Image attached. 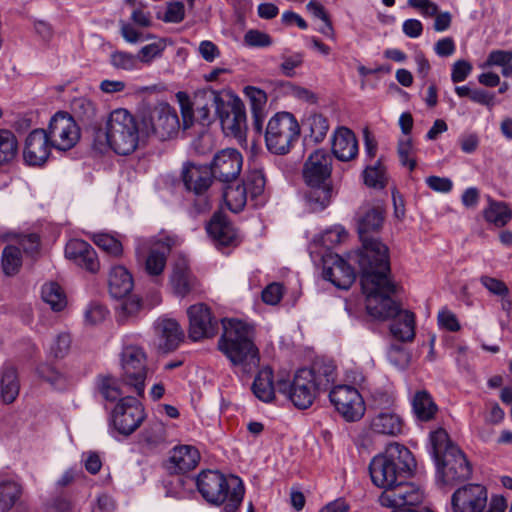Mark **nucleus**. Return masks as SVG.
<instances>
[{"mask_svg": "<svg viewBox=\"0 0 512 512\" xmlns=\"http://www.w3.org/2000/svg\"><path fill=\"white\" fill-rule=\"evenodd\" d=\"M355 222L362 248L350 253L349 260L359 265L367 313L378 320L393 318L400 313L391 297L398 286L390 278L388 247L378 238L385 222L384 206L380 202L363 203Z\"/></svg>", "mask_w": 512, "mask_h": 512, "instance_id": "nucleus-1", "label": "nucleus"}, {"mask_svg": "<svg viewBox=\"0 0 512 512\" xmlns=\"http://www.w3.org/2000/svg\"><path fill=\"white\" fill-rule=\"evenodd\" d=\"M218 349L231 365L243 374H251L260 363L259 349L253 341V328L238 319H223Z\"/></svg>", "mask_w": 512, "mask_h": 512, "instance_id": "nucleus-2", "label": "nucleus"}, {"mask_svg": "<svg viewBox=\"0 0 512 512\" xmlns=\"http://www.w3.org/2000/svg\"><path fill=\"white\" fill-rule=\"evenodd\" d=\"M431 452L437 468L438 479L445 485L466 481L472 474V467L463 451L439 428L430 433Z\"/></svg>", "mask_w": 512, "mask_h": 512, "instance_id": "nucleus-3", "label": "nucleus"}, {"mask_svg": "<svg viewBox=\"0 0 512 512\" xmlns=\"http://www.w3.org/2000/svg\"><path fill=\"white\" fill-rule=\"evenodd\" d=\"M331 172L332 158L326 151L316 150L307 158L303 167V178L308 186L304 198L309 211L320 212L330 204Z\"/></svg>", "mask_w": 512, "mask_h": 512, "instance_id": "nucleus-4", "label": "nucleus"}, {"mask_svg": "<svg viewBox=\"0 0 512 512\" xmlns=\"http://www.w3.org/2000/svg\"><path fill=\"white\" fill-rule=\"evenodd\" d=\"M414 467L415 460L410 450L394 442L383 453L373 457L369 472L373 484L387 490L410 475Z\"/></svg>", "mask_w": 512, "mask_h": 512, "instance_id": "nucleus-5", "label": "nucleus"}, {"mask_svg": "<svg viewBox=\"0 0 512 512\" xmlns=\"http://www.w3.org/2000/svg\"><path fill=\"white\" fill-rule=\"evenodd\" d=\"M196 486L201 496L210 504H225V512H235L242 503L244 485L234 475L226 477L218 470H203L196 477Z\"/></svg>", "mask_w": 512, "mask_h": 512, "instance_id": "nucleus-6", "label": "nucleus"}, {"mask_svg": "<svg viewBox=\"0 0 512 512\" xmlns=\"http://www.w3.org/2000/svg\"><path fill=\"white\" fill-rule=\"evenodd\" d=\"M105 130L109 147L119 155L133 153L143 135L137 119L124 108L115 109L109 114Z\"/></svg>", "mask_w": 512, "mask_h": 512, "instance_id": "nucleus-7", "label": "nucleus"}, {"mask_svg": "<svg viewBox=\"0 0 512 512\" xmlns=\"http://www.w3.org/2000/svg\"><path fill=\"white\" fill-rule=\"evenodd\" d=\"M267 149L276 155H285L300 136V126L289 112H278L270 118L265 129Z\"/></svg>", "mask_w": 512, "mask_h": 512, "instance_id": "nucleus-8", "label": "nucleus"}, {"mask_svg": "<svg viewBox=\"0 0 512 512\" xmlns=\"http://www.w3.org/2000/svg\"><path fill=\"white\" fill-rule=\"evenodd\" d=\"M488 494L480 484H468L457 489L452 497L453 512H504L507 503L503 496H492L488 508Z\"/></svg>", "mask_w": 512, "mask_h": 512, "instance_id": "nucleus-9", "label": "nucleus"}, {"mask_svg": "<svg viewBox=\"0 0 512 512\" xmlns=\"http://www.w3.org/2000/svg\"><path fill=\"white\" fill-rule=\"evenodd\" d=\"M178 239L174 236L164 238L138 237L136 239L135 254L137 261L144 264L145 271L151 276L160 275L166 266L167 256L172 247L177 245Z\"/></svg>", "mask_w": 512, "mask_h": 512, "instance_id": "nucleus-10", "label": "nucleus"}, {"mask_svg": "<svg viewBox=\"0 0 512 512\" xmlns=\"http://www.w3.org/2000/svg\"><path fill=\"white\" fill-rule=\"evenodd\" d=\"M120 366L122 384L143 397L147 378L146 354L143 349L136 345L124 346L120 353Z\"/></svg>", "mask_w": 512, "mask_h": 512, "instance_id": "nucleus-11", "label": "nucleus"}, {"mask_svg": "<svg viewBox=\"0 0 512 512\" xmlns=\"http://www.w3.org/2000/svg\"><path fill=\"white\" fill-rule=\"evenodd\" d=\"M143 136L154 135L160 141L177 136L180 120L176 110L168 103H158L142 117Z\"/></svg>", "mask_w": 512, "mask_h": 512, "instance_id": "nucleus-12", "label": "nucleus"}, {"mask_svg": "<svg viewBox=\"0 0 512 512\" xmlns=\"http://www.w3.org/2000/svg\"><path fill=\"white\" fill-rule=\"evenodd\" d=\"M146 418L142 404L135 397H121L111 413L114 429L121 435L134 433Z\"/></svg>", "mask_w": 512, "mask_h": 512, "instance_id": "nucleus-13", "label": "nucleus"}, {"mask_svg": "<svg viewBox=\"0 0 512 512\" xmlns=\"http://www.w3.org/2000/svg\"><path fill=\"white\" fill-rule=\"evenodd\" d=\"M424 499L423 490L412 482H405L400 479L396 484L387 490H383L379 502L383 507L393 508L394 512H404L408 509H415Z\"/></svg>", "mask_w": 512, "mask_h": 512, "instance_id": "nucleus-14", "label": "nucleus"}, {"mask_svg": "<svg viewBox=\"0 0 512 512\" xmlns=\"http://www.w3.org/2000/svg\"><path fill=\"white\" fill-rule=\"evenodd\" d=\"M276 387L280 393L287 395L298 409L309 408L319 393L306 369H299L292 382L278 381Z\"/></svg>", "mask_w": 512, "mask_h": 512, "instance_id": "nucleus-15", "label": "nucleus"}, {"mask_svg": "<svg viewBox=\"0 0 512 512\" xmlns=\"http://www.w3.org/2000/svg\"><path fill=\"white\" fill-rule=\"evenodd\" d=\"M217 117L226 135L235 138L244 136L247 128L246 111L243 101L238 96L229 94L227 100L223 99L217 108Z\"/></svg>", "mask_w": 512, "mask_h": 512, "instance_id": "nucleus-16", "label": "nucleus"}, {"mask_svg": "<svg viewBox=\"0 0 512 512\" xmlns=\"http://www.w3.org/2000/svg\"><path fill=\"white\" fill-rule=\"evenodd\" d=\"M329 398L336 410L348 422L360 420L365 413V403L359 391L350 385L334 387Z\"/></svg>", "mask_w": 512, "mask_h": 512, "instance_id": "nucleus-17", "label": "nucleus"}, {"mask_svg": "<svg viewBox=\"0 0 512 512\" xmlns=\"http://www.w3.org/2000/svg\"><path fill=\"white\" fill-rule=\"evenodd\" d=\"M47 134L54 148L61 151L73 148L80 138L74 118L66 112H57L51 118Z\"/></svg>", "mask_w": 512, "mask_h": 512, "instance_id": "nucleus-18", "label": "nucleus"}, {"mask_svg": "<svg viewBox=\"0 0 512 512\" xmlns=\"http://www.w3.org/2000/svg\"><path fill=\"white\" fill-rule=\"evenodd\" d=\"M243 156L234 148H225L218 151L209 164L213 178L222 182L235 181L242 170Z\"/></svg>", "mask_w": 512, "mask_h": 512, "instance_id": "nucleus-19", "label": "nucleus"}, {"mask_svg": "<svg viewBox=\"0 0 512 512\" xmlns=\"http://www.w3.org/2000/svg\"><path fill=\"white\" fill-rule=\"evenodd\" d=\"M189 337L193 341L214 337L219 329L218 320L212 316L208 306L203 303L188 308Z\"/></svg>", "mask_w": 512, "mask_h": 512, "instance_id": "nucleus-20", "label": "nucleus"}, {"mask_svg": "<svg viewBox=\"0 0 512 512\" xmlns=\"http://www.w3.org/2000/svg\"><path fill=\"white\" fill-rule=\"evenodd\" d=\"M54 148L44 129L32 130L25 139L23 159L29 166H41L48 160L51 149Z\"/></svg>", "mask_w": 512, "mask_h": 512, "instance_id": "nucleus-21", "label": "nucleus"}, {"mask_svg": "<svg viewBox=\"0 0 512 512\" xmlns=\"http://www.w3.org/2000/svg\"><path fill=\"white\" fill-rule=\"evenodd\" d=\"M323 277L335 287L347 290L356 279L354 269L338 254L323 256Z\"/></svg>", "mask_w": 512, "mask_h": 512, "instance_id": "nucleus-22", "label": "nucleus"}, {"mask_svg": "<svg viewBox=\"0 0 512 512\" xmlns=\"http://www.w3.org/2000/svg\"><path fill=\"white\" fill-rule=\"evenodd\" d=\"M209 165L186 163L182 169V180L187 190L202 195L213 182Z\"/></svg>", "mask_w": 512, "mask_h": 512, "instance_id": "nucleus-23", "label": "nucleus"}, {"mask_svg": "<svg viewBox=\"0 0 512 512\" xmlns=\"http://www.w3.org/2000/svg\"><path fill=\"white\" fill-rule=\"evenodd\" d=\"M65 256L92 273L97 272L100 267L95 250L84 240H70L65 246Z\"/></svg>", "mask_w": 512, "mask_h": 512, "instance_id": "nucleus-24", "label": "nucleus"}, {"mask_svg": "<svg viewBox=\"0 0 512 512\" xmlns=\"http://www.w3.org/2000/svg\"><path fill=\"white\" fill-rule=\"evenodd\" d=\"M200 461L199 451L191 445H180L174 447L166 468L170 473H185L194 469Z\"/></svg>", "mask_w": 512, "mask_h": 512, "instance_id": "nucleus-25", "label": "nucleus"}, {"mask_svg": "<svg viewBox=\"0 0 512 512\" xmlns=\"http://www.w3.org/2000/svg\"><path fill=\"white\" fill-rule=\"evenodd\" d=\"M332 152L340 161H350L358 154L355 134L346 127H339L332 137Z\"/></svg>", "mask_w": 512, "mask_h": 512, "instance_id": "nucleus-26", "label": "nucleus"}, {"mask_svg": "<svg viewBox=\"0 0 512 512\" xmlns=\"http://www.w3.org/2000/svg\"><path fill=\"white\" fill-rule=\"evenodd\" d=\"M207 232L218 247L235 246L238 243L235 228L220 214L212 217L207 225Z\"/></svg>", "mask_w": 512, "mask_h": 512, "instance_id": "nucleus-27", "label": "nucleus"}, {"mask_svg": "<svg viewBox=\"0 0 512 512\" xmlns=\"http://www.w3.org/2000/svg\"><path fill=\"white\" fill-rule=\"evenodd\" d=\"M155 329L161 339L160 347L166 352L175 350L184 338L180 325L174 319H158Z\"/></svg>", "mask_w": 512, "mask_h": 512, "instance_id": "nucleus-28", "label": "nucleus"}, {"mask_svg": "<svg viewBox=\"0 0 512 512\" xmlns=\"http://www.w3.org/2000/svg\"><path fill=\"white\" fill-rule=\"evenodd\" d=\"M220 102H223L221 94L212 89L202 90L196 93L194 105L196 107L197 121L202 125H209L212 121L211 109H215L217 114V108L220 106Z\"/></svg>", "mask_w": 512, "mask_h": 512, "instance_id": "nucleus-29", "label": "nucleus"}, {"mask_svg": "<svg viewBox=\"0 0 512 512\" xmlns=\"http://www.w3.org/2000/svg\"><path fill=\"white\" fill-rule=\"evenodd\" d=\"M402 418L392 410H383L375 414L370 428L376 434L398 436L403 432Z\"/></svg>", "mask_w": 512, "mask_h": 512, "instance_id": "nucleus-30", "label": "nucleus"}, {"mask_svg": "<svg viewBox=\"0 0 512 512\" xmlns=\"http://www.w3.org/2000/svg\"><path fill=\"white\" fill-rule=\"evenodd\" d=\"M20 392V381L17 369L11 363L0 368V398L5 404H12Z\"/></svg>", "mask_w": 512, "mask_h": 512, "instance_id": "nucleus-31", "label": "nucleus"}, {"mask_svg": "<svg viewBox=\"0 0 512 512\" xmlns=\"http://www.w3.org/2000/svg\"><path fill=\"white\" fill-rule=\"evenodd\" d=\"M244 94L249 99L252 113V127L259 135L263 132L265 118V107L267 104V95L265 91L254 86L244 88Z\"/></svg>", "mask_w": 512, "mask_h": 512, "instance_id": "nucleus-32", "label": "nucleus"}, {"mask_svg": "<svg viewBox=\"0 0 512 512\" xmlns=\"http://www.w3.org/2000/svg\"><path fill=\"white\" fill-rule=\"evenodd\" d=\"M318 392L326 391L336 379V367L332 361L315 360L310 368H305Z\"/></svg>", "mask_w": 512, "mask_h": 512, "instance_id": "nucleus-33", "label": "nucleus"}, {"mask_svg": "<svg viewBox=\"0 0 512 512\" xmlns=\"http://www.w3.org/2000/svg\"><path fill=\"white\" fill-rule=\"evenodd\" d=\"M251 390L255 397L262 402L270 403L275 399L274 374L269 366L263 367L258 371Z\"/></svg>", "mask_w": 512, "mask_h": 512, "instance_id": "nucleus-34", "label": "nucleus"}, {"mask_svg": "<svg viewBox=\"0 0 512 512\" xmlns=\"http://www.w3.org/2000/svg\"><path fill=\"white\" fill-rule=\"evenodd\" d=\"M132 275L123 266L112 267L108 277L109 292L114 298H124L133 289Z\"/></svg>", "mask_w": 512, "mask_h": 512, "instance_id": "nucleus-35", "label": "nucleus"}, {"mask_svg": "<svg viewBox=\"0 0 512 512\" xmlns=\"http://www.w3.org/2000/svg\"><path fill=\"white\" fill-rule=\"evenodd\" d=\"M170 283L174 293L181 297L186 296L192 290L194 278L185 259L181 258L175 262Z\"/></svg>", "mask_w": 512, "mask_h": 512, "instance_id": "nucleus-36", "label": "nucleus"}, {"mask_svg": "<svg viewBox=\"0 0 512 512\" xmlns=\"http://www.w3.org/2000/svg\"><path fill=\"white\" fill-rule=\"evenodd\" d=\"M412 407L417 419L424 422L433 419L438 410L431 395L425 390L416 392Z\"/></svg>", "mask_w": 512, "mask_h": 512, "instance_id": "nucleus-37", "label": "nucleus"}, {"mask_svg": "<svg viewBox=\"0 0 512 512\" xmlns=\"http://www.w3.org/2000/svg\"><path fill=\"white\" fill-rule=\"evenodd\" d=\"M390 331L394 337L403 342L412 341L415 336L414 314L409 311L400 313L399 318L391 324Z\"/></svg>", "mask_w": 512, "mask_h": 512, "instance_id": "nucleus-38", "label": "nucleus"}, {"mask_svg": "<svg viewBox=\"0 0 512 512\" xmlns=\"http://www.w3.org/2000/svg\"><path fill=\"white\" fill-rule=\"evenodd\" d=\"M22 487L19 483L5 478L0 479V511H9L19 500Z\"/></svg>", "mask_w": 512, "mask_h": 512, "instance_id": "nucleus-39", "label": "nucleus"}, {"mask_svg": "<svg viewBox=\"0 0 512 512\" xmlns=\"http://www.w3.org/2000/svg\"><path fill=\"white\" fill-rule=\"evenodd\" d=\"M483 215L487 222L494 224L496 227H503L512 219V210L506 203L490 199Z\"/></svg>", "mask_w": 512, "mask_h": 512, "instance_id": "nucleus-40", "label": "nucleus"}, {"mask_svg": "<svg viewBox=\"0 0 512 512\" xmlns=\"http://www.w3.org/2000/svg\"><path fill=\"white\" fill-rule=\"evenodd\" d=\"M18 154V141L8 129H0V166L12 162Z\"/></svg>", "mask_w": 512, "mask_h": 512, "instance_id": "nucleus-41", "label": "nucleus"}, {"mask_svg": "<svg viewBox=\"0 0 512 512\" xmlns=\"http://www.w3.org/2000/svg\"><path fill=\"white\" fill-rule=\"evenodd\" d=\"M39 376L56 390H65L72 384V379L55 367L43 364L38 367Z\"/></svg>", "mask_w": 512, "mask_h": 512, "instance_id": "nucleus-42", "label": "nucleus"}, {"mask_svg": "<svg viewBox=\"0 0 512 512\" xmlns=\"http://www.w3.org/2000/svg\"><path fill=\"white\" fill-rule=\"evenodd\" d=\"M41 294L43 301L46 302L52 310L61 311L66 307V295L58 283H46L42 287Z\"/></svg>", "mask_w": 512, "mask_h": 512, "instance_id": "nucleus-43", "label": "nucleus"}, {"mask_svg": "<svg viewBox=\"0 0 512 512\" xmlns=\"http://www.w3.org/2000/svg\"><path fill=\"white\" fill-rule=\"evenodd\" d=\"M71 111L84 125H90L96 117L95 104L86 97H78L71 102Z\"/></svg>", "mask_w": 512, "mask_h": 512, "instance_id": "nucleus-44", "label": "nucleus"}, {"mask_svg": "<svg viewBox=\"0 0 512 512\" xmlns=\"http://www.w3.org/2000/svg\"><path fill=\"white\" fill-rule=\"evenodd\" d=\"M223 195L228 208L234 213L240 212L244 208L249 196L242 184L235 187L227 186Z\"/></svg>", "mask_w": 512, "mask_h": 512, "instance_id": "nucleus-45", "label": "nucleus"}, {"mask_svg": "<svg viewBox=\"0 0 512 512\" xmlns=\"http://www.w3.org/2000/svg\"><path fill=\"white\" fill-rule=\"evenodd\" d=\"M265 184L266 179L263 170L253 169L247 174L242 185L245 187L250 198L255 200L263 194Z\"/></svg>", "mask_w": 512, "mask_h": 512, "instance_id": "nucleus-46", "label": "nucleus"}, {"mask_svg": "<svg viewBox=\"0 0 512 512\" xmlns=\"http://www.w3.org/2000/svg\"><path fill=\"white\" fill-rule=\"evenodd\" d=\"M364 183L368 187L382 189L387 184L385 167L378 160L374 165L367 166L363 172Z\"/></svg>", "mask_w": 512, "mask_h": 512, "instance_id": "nucleus-47", "label": "nucleus"}, {"mask_svg": "<svg viewBox=\"0 0 512 512\" xmlns=\"http://www.w3.org/2000/svg\"><path fill=\"white\" fill-rule=\"evenodd\" d=\"M21 264L20 248L13 245L6 246L2 252L3 272L8 276L15 275L19 271Z\"/></svg>", "mask_w": 512, "mask_h": 512, "instance_id": "nucleus-48", "label": "nucleus"}, {"mask_svg": "<svg viewBox=\"0 0 512 512\" xmlns=\"http://www.w3.org/2000/svg\"><path fill=\"white\" fill-rule=\"evenodd\" d=\"M310 129V138L315 143H320L326 137L329 130L328 120L322 114H312L307 118Z\"/></svg>", "mask_w": 512, "mask_h": 512, "instance_id": "nucleus-49", "label": "nucleus"}, {"mask_svg": "<svg viewBox=\"0 0 512 512\" xmlns=\"http://www.w3.org/2000/svg\"><path fill=\"white\" fill-rule=\"evenodd\" d=\"M121 301L117 306V320L119 323L127 322L131 317H134L141 308V302L138 297H124L120 298Z\"/></svg>", "mask_w": 512, "mask_h": 512, "instance_id": "nucleus-50", "label": "nucleus"}, {"mask_svg": "<svg viewBox=\"0 0 512 512\" xmlns=\"http://www.w3.org/2000/svg\"><path fill=\"white\" fill-rule=\"evenodd\" d=\"M97 388L101 396L107 401H116L122 395L116 379L112 376H99Z\"/></svg>", "mask_w": 512, "mask_h": 512, "instance_id": "nucleus-51", "label": "nucleus"}, {"mask_svg": "<svg viewBox=\"0 0 512 512\" xmlns=\"http://www.w3.org/2000/svg\"><path fill=\"white\" fill-rule=\"evenodd\" d=\"M166 438V429L162 422L156 421L141 433V439L150 447H156L163 443Z\"/></svg>", "mask_w": 512, "mask_h": 512, "instance_id": "nucleus-52", "label": "nucleus"}, {"mask_svg": "<svg viewBox=\"0 0 512 512\" xmlns=\"http://www.w3.org/2000/svg\"><path fill=\"white\" fill-rule=\"evenodd\" d=\"M156 17L165 23H180L185 18L184 4L180 1L168 2L166 10L158 12Z\"/></svg>", "mask_w": 512, "mask_h": 512, "instance_id": "nucleus-53", "label": "nucleus"}, {"mask_svg": "<svg viewBox=\"0 0 512 512\" xmlns=\"http://www.w3.org/2000/svg\"><path fill=\"white\" fill-rule=\"evenodd\" d=\"M94 243L113 256H119L122 254V244L119 240L106 233H98L93 237Z\"/></svg>", "mask_w": 512, "mask_h": 512, "instance_id": "nucleus-54", "label": "nucleus"}, {"mask_svg": "<svg viewBox=\"0 0 512 512\" xmlns=\"http://www.w3.org/2000/svg\"><path fill=\"white\" fill-rule=\"evenodd\" d=\"M138 63V57L126 51H115L110 55V64L121 70H133Z\"/></svg>", "mask_w": 512, "mask_h": 512, "instance_id": "nucleus-55", "label": "nucleus"}, {"mask_svg": "<svg viewBox=\"0 0 512 512\" xmlns=\"http://www.w3.org/2000/svg\"><path fill=\"white\" fill-rule=\"evenodd\" d=\"M413 150V143L410 137L399 140L397 152L400 162L403 166H407L410 171L416 167V160L411 157Z\"/></svg>", "mask_w": 512, "mask_h": 512, "instance_id": "nucleus-56", "label": "nucleus"}, {"mask_svg": "<svg viewBox=\"0 0 512 512\" xmlns=\"http://www.w3.org/2000/svg\"><path fill=\"white\" fill-rule=\"evenodd\" d=\"M71 346V337L68 333H60L56 336L50 346V355L56 359L64 358Z\"/></svg>", "mask_w": 512, "mask_h": 512, "instance_id": "nucleus-57", "label": "nucleus"}, {"mask_svg": "<svg viewBox=\"0 0 512 512\" xmlns=\"http://www.w3.org/2000/svg\"><path fill=\"white\" fill-rule=\"evenodd\" d=\"M107 315V308L97 302L90 303L84 312L85 322L90 325H96L103 322Z\"/></svg>", "mask_w": 512, "mask_h": 512, "instance_id": "nucleus-58", "label": "nucleus"}, {"mask_svg": "<svg viewBox=\"0 0 512 512\" xmlns=\"http://www.w3.org/2000/svg\"><path fill=\"white\" fill-rule=\"evenodd\" d=\"M244 43L249 47H269L272 44V38L265 32L250 29L244 35Z\"/></svg>", "mask_w": 512, "mask_h": 512, "instance_id": "nucleus-59", "label": "nucleus"}, {"mask_svg": "<svg viewBox=\"0 0 512 512\" xmlns=\"http://www.w3.org/2000/svg\"><path fill=\"white\" fill-rule=\"evenodd\" d=\"M371 405L376 409L390 410L389 408L393 405L394 397L391 393L386 390L377 388L371 392Z\"/></svg>", "mask_w": 512, "mask_h": 512, "instance_id": "nucleus-60", "label": "nucleus"}, {"mask_svg": "<svg viewBox=\"0 0 512 512\" xmlns=\"http://www.w3.org/2000/svg\"><path fill=\"white\" fill-rule=\"evenodd\" d=\"M165 49V43L163 40L153 42L142 47L138 54V61L143 63H150L154 58L160 56Z\"/></svg>", "mask_w": 512, "mask_h": 512, "instance_id": "nucleus-61", "label": "nucleus"}, {"mask_svg": "<svg viewBox=\"0 0 512 512\" xmlns=\"http://www.w3.org/2000/svg\"><path fill=\"white\" fill-rule=\"evenodd\" d=\"M480 283L494 295L504 297L509 293L507 285L497 278L483 275L480 277Z\"/></svg>", "mask_w": 512, "mask_h": 512, "instance_id": "nucleus-62", "label": "nucleus"}, {"mask_svg": "<svg viewBox=\"0 0 512 512\" xmlns=\"http://www.w3.org/2000/svg\"><path fill=\"white\" fill-rule=\"evenodd\" d=\"M512 61V51L510 50H493L489 53L485 66L503 67Z\"/></svg>", "mask_w": 512, "mask_h": 512, "instance_id": "nucleus-63", "label": "nucleus"}, {"mask_svg": "<svg viewBox=\"0 0 512 512\" xmlns=\"http://www.w3.org/2000/svg\"><path fill=\"white\" fill-rule=\"evenodd\" d=\"M283 296V286L279 283L269 284L262 292V300L269 305H276Z\"/></svg>", "mask_w": 512, "mask_h": 512, "instance_id": "nucleus-64", "label": "nucleus"}]
</instances>
